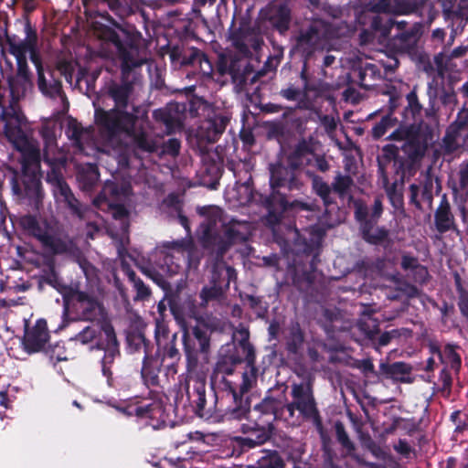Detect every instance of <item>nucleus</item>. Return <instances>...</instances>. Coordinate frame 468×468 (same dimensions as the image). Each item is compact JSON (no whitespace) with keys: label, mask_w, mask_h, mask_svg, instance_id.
Instances as JSON below:
<instances>
[{"label":"nucleus","mask_w":468,"mask_h":468,"mask_svg":"<svg viewBox=\"0 0 468 468\" xmlns=\"http://www.w3.org/2000/svg\"><path fill=\"white\" fill-rule=\"evenodd\" d=\"M258 377L256 350L246 331L237 344L231 341L218 351L211 375L214 405H217L219 395L223 397L225 394L232 401L227 411L229 418L242 420L250 412V398L248 393L257 385Z\"/></svg>","instance_id":"obj_1"},{"label":"nucleus","mask_w":468,"mask_h":468,"mask_svg":"<svg viewBox=\"0 0 468 468\" xmlns=\"http://www.w3.org/2000/svg\"><path fill=\"white\" fill-rule=\"evenodd\" d=\"M99 16L115 27L100 26L97 28L98 37L121 60V76L106 83L105 94L113 101L114 107L126 110L137 79L133 69L144 63V59L140 57L142 34L135 29L124 28L106 11L99 13Z\"/></svg>","instance_id":"obj_2"},{"label":"nucleus","mask_w":468,"mask_h":468,"mask_svg":"<svg viewBox=\"0 0 468 468\" xmlns=\"http://www.w3.org/2000/svg\"><path fill=\"white\" fill-rule=\"evenodd\" d=\"M308 175L312 178L313 191L321 198L325 207V212L331 207L338 208L333 194L336 195L340 199H345L349 196V200L353 202L354 218L358 224L359 233L363 240L375 246L381 245L386 240H388L389 231L386 227H378L373 232L374 227L378 224L384 212L383 197L381 196L374 198L373 205L369 208L363 199H355L350 195L354 186V179L350 175H344L340 171H336L331 185L318 175L314 173H308Z\"/></svg>","instance_id":"obj_3"},{"label":"nucleus","mask_w":468,"mask_h":468,"mask_svg":"<svg viewBox=\"0 0 468 468\" xmlns=\"http://www.w3.org/2000/svg\"><path fill=\"white\" fill-rule=\"evenodd\" d=\"M270 186L271 192L268 196H261V202L267 209L266 221L272 226L278 225L283 217V213L289 209H300L311 211L309 203L294 199L289 201V194L293 191H301L303 183L300 178V173L278 162L270 165Z\"/></svg>","instance_id":"obj_4"},{"label":"nucleus","mask_w":468,"mask_h":468,"mask_svg":"<svg viewBox=\"0 0 468 468\" xmlns=\"http://www.w3.org/2000/svg\"><path fill=\"white\" fill-rule=\"evenodd\" d=\"M418 135V131L412 127L395 129L387 139L402 141L403 144L400 149L404 155H399V148L397 145L388 144L382 147L381 155L377 158L386 164L393 162L395 176L399 177L401 185H404L406 178L416 174L426 155L429 144Z\"/></svg>","instance_id":"obj_5"},{"label":"nucleus","mask_w":468,"mask_h":468,"mask_svg":"<svg viewBox=\"0 0 468 468\" xmlns=\"http://www.w3.org/2000/svg\"><path fill=\"white\" fill-rule=\"evenodd\" d=\"M22 155V174L19 179H13L12 188L15 194L27 198L35 209H39L44 198V190L40 174L37 171L40 165V151L29 140L16 146Z\"/></svg>","instance_id":"obj_6"},{"label":"nucleus","mask_w":468,"mask_h":468,"mask_svg":"<svg viewBox=\"0 0 468 468\" xmlns=\"http://www.w3.org/2000/svg\"><path fill=\"white\" fill-rule=\"evenodd\" d=\"M94 106L93 122L99 137L106 144H113L123 134L132 135L138 117L126 110L113 107L104 109L100 105Z\"/></svg>","instance_id":"obj_7"},{"label":"nucleus","mask_w":468,"mask_h":468,"mask_svg":"<svg viewBox=\"0 0 468 468\" xmlns=\"http://www.w3.org/2000/svg\"><path fill=\"white\" fill-rule=\"evenodd\" d=\"M186 371L197 373L203 363H207L211 348V330L207 324L197 323L190 330L185 328L182 335Z\"/></svg>","instance_id":"obj_8"},{"label":"nucleus","mask_w":468,"mask_h":468,"mask_svg":"<svg viewBox=\"0 0 468 468\" xmlns=\"http://www.w3.org/2000/svg\"><path fill=\"white\" fill-rule=\"evenodd\" d=\"M329 24L323 19H314L299 28L293 37L292 51L303 59L309 60L317 51H322L328 39Z\"/></svg>","instance_id":"obj_9"},{"label":"nucleus","mask_w":468,"mask_h":468,"mask_svg":"<svg viewBox=\"0 0 468 468\" xmlns=\"http://www.w3.org/2000/svg\"><path fill=\"white\" fill-rule=\"evenodd\" d=\"M291 395L292 400L285 402V410L289 416L292 418L297 410L303 420L311 421L314 428L323 433V418L317 407L312 384L309 382L293 384Z\"/></svg>","instance_id":"obj_10"},{"label":"nucleus","mask_w":468,"mask_h":468,"mask_svg":"<svg viewBox=\"0 0 468 468\" xmlns=\"http://www.w3.org/2000/svg\"><path fill=\"white\" fill-rule=\"evenodd\" d=\"M20 225L28 235L37 239L42 247L53 255L78 256L80 254V249L72 240L50 234L33 215L23 216L20 218Z\"/></svg>","instance_id":"obj_11"},{"label":"nucleus","mask_w":468,"mask_h":468,"mask_svg":"<svg viewBox=\"0 0 468 468\" xmlns=\"http://www.w3.org/2000/svg\"><path fill=\"white\" fill-rule=\"evenodd\" d=\"M180 269L175 257L165 250L154 251L148 262L140 267L141 271L165 292V295L172 291L169 279L177 274Z\"/></svg>","instance_id":"obj_12"},{"label":"nucleus","mask_w":468,"mask_h":468,"mask_svg":"<svg viewBox=\"0 0 468 468\" xmlns=\"http://www.w3.org/2000/svg\"><path fill=\"white\" fill-rule=\"evenodd\" d=\"M285 386L283 389L277 395H273V390H268L266 396L253 407L252 415L250 410L243 419H248L249 423L254 424L256 427L264 429L270 434H273L274 425L277 414L285 410L286 398Z\"/></svg>","instance_id":"obj_13"},{"label":"nucleus","mask_w":468,"mask_h":468,"mask_svg":"<svg viewBox=\"0 0 468 468\" xmlns=\"http://www.w3.org/2000/svg\"><path fill=\"white\" fill-rule=\"evenodd\" d=\"M49 164V170L47 172L46 181L51 186L55 200L62 203L70 213L80 218L84 217V209L80 200L75 197L69 184L66 182L62 173L64 162H58L57 159H46Z\"/></svg>","instance_id":"obj_14"},{"label":"nucleus","mask_w":468,"mask_h":468,"mask_svg":"<svg viewBox=\"0 0 468 468\" xmlns=\"http://www.w3.org/2000/svg\"><path fill=\"white\" fill-rule=\"evenodd\" d=\"M24 31L26 37L24 40H20L16 35H11L7 29L5 30L4 38L0 37V46L2 48V55L4 54V41L8 47V52L13 55L16 59V73L18 77L31 78L32 74L27 65V55L28 50H32L34 48V42L36 39V28L31 25L28 18L26 19Z\"/></svg>","instance_id":"obj_15"},{"label":"nucleus","mask_w":468,"mask_h":468,"mask_svg":"<svg viewBox=\"0 0 468 468\" xmlns=\"http://www.w3.org/2000/svg\"><path fill=\"white\" fill-rule=\"evenodd\" d=\"M75 302L79 318L90 323H111L101 301L91 292L69 288L68 295Z\"/></svg>","instance_id":"obj_16"},{"label":"nucleus","mask_w":468,"mask_h":468,"mask_svg":"<svg viewBox=\"0 0 468 468\" xmlns=\"http://www.w3.org/2000/svg\"><path fill=\"white\" fill-rule=\"evenodd\" d=\"M123 412L128 416H135L144 420L145 424L154 430H159L166 426L168 413L161 400H141L123 408Z\"/></svg>","instance_id":"obj_17"},{"label":"nucleus","mask_w":468,"mask_h":468,"mask_svg":"<svg viewBox=\"0 0 468 468\" xmlns=\"http://www.w3.org/2000/svg\"><path fill=\"white\" fill-rule=\"evenodd\" d=\"M407 106L400 112L401 119L396 129H408L412 127L418 131V136L425 140L428 144L431 140L432 134L428 125H426L421 118L423 111L422 104L420 102L417 92L412 90L406 96Z\"/></svg>","instance_id":"obj_18"},{"label":"nucleus","mask_w":468,"mask_h":468,"mask_svg":"<svg viewBox=\"0 0 468 468\" xmlns=\"http://www.w3.org/2000/svg\"><path fill=\"white\" fill-rule=\"evenodd\" d=\"M172 314L178 323L186 317L197 318L204 310L200 302L197 303L196 295L186 292L178 291L176 293L167 292L165 295Z\"/></svg>","instance_id":"obj_19"},{"label":"nucleus","mask_w":468,"mask_h":468,"mask_svg":"<svg viewBox=\"0 0 468 468\" xmlns=\"http://www.w3.org/2000/svg\"><path fill=\"white\" fill-rule=\"evenodd\" d=\"M102 329L104 330V338L100 339L96 349L104 351V356L101 358V372L107 378L108 385L113 387L112 366L115 358L121 356L120 344L112 324H105Z\"/></svg>","instance_id":"obj_20"},{"label":"nucleus","mask_w":468,"mask_h":468,"mask_svg":"<svg viewBox=\"0 0 468 468\" xmlns=\"http://www.w3.org/2000/svg\"><path fill=\"white\" fill-rule=\"evenodd\" d=\"M50 339L47 321L39 318L33 326L26 325L22 337L23 350L28 354L46 352Z\"/></svg>","instance_id":"obj_21"},{"label":"nucleus","mask_w":468,"mask_h":468,"mask_svg":"<svg viewBox=\"0 0 468 468\" xmlns=\"http://www.w3.org/2000/svg\"><path fill=\"white\" fill-rule=\"evenodd\" d=\"M427 0H378L367 5V9L375 14L410 15L422 11Z\"/></svg>","instance_id":"obj_22"},{"label":"nucleus","mask_w":468,"mask_h":468,"mask_svg":"<svg viewBox=\"0 0 468 468\" xmlns=\"http://www.w3.org/2000/svg\"><path fill=\"white\" fill-rule=\"evenodd\" d=\"M230 122V116L227 112H214L212 116L205 119L197 131V139L203 143L214 144L225 132Z\"/></svg>","instance_id":"obj_23"},{"label":"nucleus","mask_w":468,"mask_h":468,"mask_svg":"<svg viewBox=\"0 0 468 468\" xmlns=\"http://www.w3.org/2000/svg\"><path fill=\"white\" fill-rule=\"evenodd\" d=\"M186 394L189 406L197 416L206 419L211 417V409L207 408L205 378H190L186 384Z\"/></svg>","instance_id":"obj_24"},{"label":"nucleus","mask_w":468,"mask_h":468,"mask_svg":"<svg viewBox=\"0 0 468 468\" xmlns=\"http://www.w3.org/2000/svg\"><path fill=\"white\" fill-rule=\"evenodd\" d=\"M263 18L281 36H285L292 21V9L286 2H278L261 11Z\"/></svg>","instance_id":"obj_25"},{"label":"nucleus","mask_w":468,"mask_h":468,"mask_svg":"<svg viewBox=\"0 0 468 468\" xmlns=\"http://www.w3.org/2000/svg\"><path fill=\"white\" fill-rule=\"evenodd\" d=\"M448 0L442 4V14L446 20L451 21L452 34L448 45H452L454 40L455 35L463 31L464 27L468 25V5L464 0Z\"/></svg>","instance_id":"obj_26"},{"label":"nucleus","mask_w":468,"mask_h":468,"mask_svg":"<svg viewBox=\"0 0 468 468\" xmlns=\"http://www.w3.org/2000/svg\"><path fill=\"white\" fill-rule=\"evenodd\" d=\"M314 89L305 83L303 87L298 88L292 84L288 85L286 88H282L279 91V95L289 101H297L295 107H289L282 113V118L287 119L291 116L296 109L299 110H311L314 107V101L309 98V91Z\"/></svg>","instance_id":"obj_27"},{"label":"nucleus","mask_w":468,"mask_h":468,"mask_svg":"<svg viewBox=\"0 0 468 468\" xmlns=\"http://www.w3.org/2000/svg\"><path fill=\"white\" fill-rule=\"evenodd\" d=\"M314 153L315 148L314 137L309 136L308 138H302L287 155L286 162L291 168L295 169L300 173L302 169L312 164Z\"/></svg>","instance_id":"obj_28"},{"label":"nucleus","mask_w":468,"mask_h":468,"mask_svg":"<svg viewBox=\"0 0 468 468\" xmlns=\"http://www.w3.org/2000/svg\"><path fill=\"white\" fill-rule=\"evenodd\" d=\"M239 431L243 434H255V439L252 437H242V436H235L232 439L234 443V447L239 449L240 452H248L251 449H254L258 446H261L271 440V434L265 431L264 429H261L256 427L252 423H242L240 425Z\"/></svg>","instance_id":"obj_29"},{"label":"nucleus","mask_w":468,"mask_h":468,"mask_svg":"<svg viewBox=\"0 0 468 468\" xmlns=\"http://www.w3.org/2000/svg\"><path fill=\"white\" fill-rule=\"evenodd\" d=\"M434 226L436 230L441 234H444L448 231L459 233L456 219L447 194L441 196L440 204L434 212Z\"/></svg>","instance_id":"obj_30"},{"label":"nucleus","mask_w":468,"mask_h":468,"mask_svg":"<svg viewBox=\"0 0 468 468\" xmlns=\"http://www.w3.org/2000/svg\"><path fill=\"white\" fill-rule=\"evenodd\" d=\"M97 5H106L121 21L143 13L142 0H94Z\"/></svg>","instance_id":"obj_31"},{"label":"nucleus","mask_w":468,"mask_h":468,"mask_svg":"<svg viewBox=\"0 0 468 468\" xmlns=\"http://www.w3.org/2000/svg\"><path fill=\"white\" fill-rule=\"evenodd\" d=\"M468 124V112L459 111L456 119L448 126L445 135L442 138L443 145L447 152H454L459 148L457 139Z\"/></svg>","instance_id":"obj_32"},{"label":"nucleus","mask_w":468,"mask_h":468,"mask_svg":"<svg viewBox=\"0 0 468 468\" xmlns=\"http://www.w3.org/2000/svg\"><path fill=\"white\" fill-rule=\"evenodd\" d=\"M352 74L356 77L357 84L365 90H370L376 85L377 80H381L384 78L380 67L368 62L361 63L354 68Z\"/></svg>","instance_id":"obj_33"},{"label":"nucleus","mask_w":468,"mask_h":468,"mask_svg":"<svg viewBox=\"0 0 468 468\" xmlns=\"http://www.w3.org/2000/svg\"><path fill=\"white\" fill-rule=\"evenodd\" d=\"M5 126H4V133L14 147L20 145L21 144H25V142L28 140L27 134L22 129V123L24 121V116L18 112H14L7 116H5Z\"/></svg>","instance_id":"obj_34"},{"label":"nucleus","mask_w":468,"mask_h":468,"mask_svg":"<svg viewBox=\"0 0 468 468\" xmlns=\"http://www.w3.org/2000/svg\"><path fill=\"white\" fill-rule=\"evenodd\" d=\"M37 84L39 91L48 98H57L63 93L62 82L59 77L55 75V69L48 70L46 76L44 69L38 67Z\"/></svg>","instance_id":"obj_35"},{"label":"nucleus","mask_w":468,"mask_h":468,"mask_svg":"<svg viewBox=\"0 0 468 468\" xmlns=\"http://www.w3.org/2000/svg\"><path fill=\"white\" fill-rule=\"evenodd\" d=\"M202 245L206 250H211L216 254V259L221 261L227 251L230 249L233 242L216 231L207 229L203 232Z\"/></svg>","instance_id":"obj_36"},{"label":"nucleus","mask_w":468,"mask_h":468,"mask_svg":"<svg viewBox=\"0 0 468 468\" xmlns=\"http://www.w3.org/2000/svg\"><path fill=\"white\" fill-rule=\"evenodd\" d=\"M237 271L225 261H217L211 270V275L208 283L216 287H221L224 292L228 293L230 282L236 281Z\"/></svg>","instance_id":"obj_37"},{"label":"nucleus","mask_w":468,"mask_h":468,"mask_svg":"<svg viewBox=\"0 0 468 468\" xmlns=\"http://www.w3.org/2000/svg\"><path fill=\"white\" fill-rule=\"evenodd\" d=\"M412 367L403 361H397L393 363L381 362L379 365L380 376L400 383H412L413 378L410 377Z\"/></svg>","instance_id":"obj_38"},{"label":"nucleus","mask_w":468,"mask_h":468,"mask_svg":"<svg viewBox=\"0 0 468 468\" xmlns=\"http://www.w3.org/2000/svg\"><path fill=\"white\" fill-rule=\"evenodd\" d=\"M162 366L163 363L160 360L159 352H156L155 355L150 354L144 356L141 375L147 387L159 386V373L161 372Z\"/></svg>","instance_id":"obj_39"},{"label":"nucleus","mask_w":468,"mask_h":468,"mask_svg":"<svg viewBox=\"0 0 468 468\" xmlns=\"http://www.w3.org/2000/svg\"><path fill=\"white\" fill-rule=\"evenodd\" d=\"M334 431L335 440L342 448V457H349L356 461L357 463H362L360 456L356 452V446L355 442L350 439L345 424L341 420H336L334 423Z\"/></svg>","instance_id":"obj_40"},{"label":"nucleus","mask_w":468,"mask_h":468,"mask_svg":"<svg viewBox=\"0 0 468 468\" xmlns=\"http://www.w3.org/2000/svg\"><path fill=\"white\" fill-rule=\"evenodd\" d=\"M76 176L80 187L83 191H90L97 185L100 178L98 165L91 163L80 165Z\"/></svg>","instance_id":"obj_41"},{"label":"nucleus","mask_w":468,"mask_h":468,"mask_svg":"<svg viewBox=\"0 0 468 468\" xmlns=\"http://www.w3.org/2000/svg\"><path fill=\"white\" fill-rule=\"evenodd\" d=\"M176 105H169L154 111V118L156 122H162L165 126L168 134L175 133L182 127L181 121L176 114Z\"/></svg>","instance_id":"obj_42"},{"label":"nucleus","mask_w":468,"mask_h":468,"mask_svg":"<svg viewBox=\"0 0 468 468\" xmlns=\"http://www.w3.org/2000/svg\"><path fill=\"white\" fill-rule=\"evenodd\" d=\"M6 81L10 91L11 104H16L24 98L27 90L33 85L31 78H20L13 74L6 77Z\"/></svg>","instance_id":"obj_43"},{"label":"nucleus","mask_w":468,"mask_h":468,"mask_svg":"<svg viewBox=\"0 0 468 468\" xmlns=\"http://www.w3.org/2000/svg\"><path fill=\"white\" fill-rule=\"evenodd\" d=\"M224 234L233 244L241 243L248 239L250 226L247 221H240L232 218L223 225Z\"/></svg>","instance_id":"obj_44"},{"label":"nucleus","mask_w":468,"mask_h":468,"mask_svg":"<svg viewBox=\"0 0 468 468\" xmlns=\"http://www.w3.org/2000/svg\"><path fill=\"white\" fill-rule=\"evenodd\" d=\"M252 73V69L250 63H245L239 58L230 59V74L232 82L239 86L243 87L247 84L249 76Z\"/></svg>","instance_id":"obj_45"},{"label":"nucleus","mask_w":468,"mask_h":468,"mask_svg":"<svg viewBox=\"0 0 468 468\" xmlns=\"http://www.w3.org/2000/svg\"><path fill=\"white\" fill-rule=\"evenodd\" d=\"M261 454L255 464L248 468H283L284 461L278 451L262 450Z\"/></svg>","instance_id":"obj_46"},{"label":"nucleus","mask_w":468,"mask_h":468,"mask_svg":"<svg viewBox=\"0 0 468 468\" xmlns=\"http://www.w3.org/2000/svg\"><path fill=\"white\" fill-rule=\"evenodd\" d=\"M458 349H460L459 345L448 343L444 346L440 358L441 363L450 365L455 374H459L462 367V357L457 352Z\"/></svg>","instance_id":"obj_47"},{"label":"nucleus","mask_w":468,"mask_h":468,"mask_svg":"<svg viewBox=\"0 0 468 468\" xmlns=\"http://www.w3.org/2000/svg\"><path fill=\"white\" fill-rule=\"evenodd\" d=\"M99 326L88 325L84 327L80 332H79L75 340L81 343L82 345H87L91 343L92 341H96L95 346L100 341L101 338H104V330L102 327L105 324H112V323H96Z\"/></svg>","instance_id":"obj_48"},{"label":"nucleus","mask_w":468,"mask_h":468,"mask_svg":"<svg viewBox=\"0 0 468 468\" xmlns=\"http://www.w3.org/2000/svg\"><path fill=\"white\" fill-rule=\"evenodd\" d=\"M129 136L133 138V143L136 150L147 154H154L157 152V142L144 131H140L138 133L134 131V133Z\"/></svg>","instance_id":"obj_49"},{"label":"nucleus","mask_w":468,"mask_h":468,"mask_svg":"<svg viewBox=\"0 0 468 468\" xmlns=\"http://www.w3.org/2000/svg\"><path fill=\"white\" fill-rule=\"evenodd\" d=\"M227 297V293L222 291L221 287L218 288L207 284L204 285L199 292L200 305H203L204 309H206L210 303H220L225 300Z\"/></svg>","instance_id":"obj_50"},{"label":"nucleus","mask_w":468,"mask_h":468,"mask_svg":"<svg viewBox=\"0 0 468 468\" xmlns=\"http://www.w3.org/2000/svg\"><path fill=\"white\" fill-rule=\"evenodd\" d=\"M165 359L171 360V363L167 367H172L176 373V369L175 367L181 359V353L176 347V334H174L171 339L162 347V358H160V360L164 363Z\"/></svg>","instance_id":"obj_51"},{"label":"nucleus","mask_w":468,"mask_h":468,"mask_svg":"<svg viewBox=\"0 0 468 468\" xmlns=\"http://www.w3.org/2000/svg\"><path fill=\"white\" fill-rule=\"evenodd\" d=\"M201 173L203 176L209 177V186L216 188L222 176L223 168L216 160L204 159Z\"/></svg>","instance_id":"obj_52"},{"label":"nucleus","mask_w":468,"mask_h":468,"mask_svg":"<svg viewBox=\"0 0 468 468\" xmlns=\"http://www.w3.org/2000/svg\"><path fill=\"white\" fill-rule=\"evenodd\" d=\"M427 96L429 102L428 107L424 109L425 116L429 119H435L440 109L438 106L439 87L435 80L428 83Z\"/></svg>","instance_id":"obj_53"},{"label":"nucleus","mask_w":468,"mask_h":468,"mask_svg":"<svg viewBox=\"0 0 468 468\" xmlns=\"http://www.w3.org/2000/svg\"><path fill=\"white\" fill-rule=\"evenodd\" d=\"M304 342V335L299 324L290 328L286 341V349L290 354L297 355Z\"/></svg>","instance_id":"obj_54"},{"label":"nucleus","mask_w":468,"mask_h":468,"mask_svg":"<svg viewBox=\"0 0 468 468\" xmlns=\"http://www.w3.org/2000/svg\"><path fill=\"white\" fill-rule=\"evenodd\" d=\"M212 72L213 66L207 56L204 53L200 58V62L197 63V67L195 69H188L186 71V77L202 80L204 77H211Z\"/></svg>","instance_id":"obj_55"},{"label":"nucleus","mask_w":468,"mask_h":468,"mask_svg":"<svg viewBox=\"0 0 468 468\" xmlns=\"http://www.w3.org/2000/svg\"><path fill=\"white\" fill-rule=\"evenodd\" d=\"M128 344L131 347H133L134 351L143 350L144 353V356L153 354V348L150 340H148L144 334L135 333L130 335L127 337Z\"/></svg>","instance_id":"obj_56"},{"label":"nucleus","mask_w":468,"mask_h":468,"mask_svg":"<svg viewBox=\"0 0 468 468\" xmlns=\"http://www.w3.org/2000/svg\"><path fill=\"white\" fill-rule=\"evenodd\" d=\"M397 123L399 124V120L397 117H393L391 114L383 116L372 128L371 133L373 138H381L388 129L395 127Z\"/></svg>","instance_id":"obj_57"},{"label":"nucleus","mask_w":468,"mask_h":468,"mask_svg":"<svg viewBox=\"0 0 468 468\" xmlns=\"http://www.w3.org/2000/svg\"><path fill=\"white\" fill-rule=\"evenodd\" d=\"M112 218L120 221V229L122 233H127L130 228V212L123 204L111 206Z\"/></svg>","instance_id":"obj_58"},{"label":"nucleus","mask_w":468,"mask_h":468,"mask_svg":"<svg viewBox=\"0 0 468 468\" xmlns=\"http://www.w3.org/2000/svg\"><path fill=\"white\" fill-rule=\"evenodd\" d=\"M357 326L370 342L376 340V336L379 334V324L376 319L371 317L359 320Z\"/></svg>","instance_id":"obj_59"},{"label":"nucleus","mask_w":468,"mask_h":468,"mask_svg":"<svg viewBox=\"0 0 468 468\" xmlns=\"http://www.w3.org/2000/svg\"><path fill=\"white\" fill-rule=\"evenodd\" d=\"M322 452L324 468H340L335 463L336 454L331 447L330 439L325 436L322 437Z\"/></svg>","instance_id":"obj_60"},{"label":"nucleus","mask_w":468,"mask_h":468,"mask_svg":"<svg viewBox=\"0 0 468 468\" xmlns=\"http://www.w3.org/2000/svg\"><path fill=\"white\" fill-rule=\"evenodd\" d=\"M292 284L298 290H303L304 288L310 287L314 281V276L311 271H299L297 268H294L292 271Z\"/></svg>","instance_id":"obj_61"},{"label":"nucleus","mask_w":468,"mask_h":468,"mask_svg":"<svg viewBox=\"0 0 468 468\" xmlns=\"http://www.w3.org/2000/svg\"><path fill=\"white\" fill-rule=\"evenodd\" d=\"M204 54L200 49L192 48L188 51L184 52L181 59V65L190 69H195L197 63L200 62V58Z\"/></svg>","instance_id":"obj_62"},{"label":"nucleus","mask_w":468,"mask_h":468,"mask_svg":"<svg viewBox=\"0 0 468 468\" xmlns=\"http://www.w3.org/2000/svg\"><path fill=\"white\" fill-rule=\"evenodd\" d=\"M43 282L59 292L67 289L63 280L58 276L53 265L50 266L49 271L43 276Z\"/></svg>","instance_id":"obj_63"},{"label":"nucleus","mask_w":468,"mask_h":468,"mask_svg":"<svg viewBox=\"0 0 468 468\" xmlns=\"http://www.w3.org/2000/svg\"><path fill=\"white\" fill-rule=\"evenodd\" d=\"M439 381L441 383V387L439 388V392L441 393L442 397L449 398L452 393V378L447 366L441 370Z\"/></svg>","instance_id":"obj_64"}]
</instances>
